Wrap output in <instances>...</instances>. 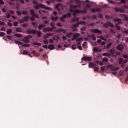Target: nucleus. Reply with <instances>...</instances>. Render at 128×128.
<instances>
[{
	"label": "nucleus",
	"instance_id": "obj_56",
	"mask_svg": "<svg viewBox=\"0 0 128 128\" xmlns=\"http://www.w3.org/2000/svg\"><path fill=\"white\" fill-rule=\"evenodd\" d=\"M56 25L58 26H63L62 24L60 22H58V24H56Z\"/></svg>",
	"mask_w": 128,
	"mask_h": 128
},
{
	"label": "nucleus",
	"instance_id": "obj_15",
	"mask_svg": "<svg viewBox=\"0 0 128 128\" xmlns=\"http://www.w3.org/2000/svg\"><path fill=\"white\" fill-rule=\"evenodd\" d=\"M82 40V38H76V42H78L77 43L78 46H80V45L82 44V42H80V40Z\"/></svg>",
	"mask_w": 128,
	"mask_h": 128
},
{
	"label": "nucleus",
	"instance_id": "obj_57",
	"mask_svg": "<svg viewBox=\"0 0 128 128\" xmlns=\"http://www.w3.org/2000/svg\"><path fill=\"white\" fill-rule=\"evenodd\" d=\"M7 38H8V40H11L12 37L10 36H7Z\"/></svg>",
	"mask_w": 128,
	"mask_h": 128
},
{
	"label": "nucleus",
	"instance_id": "obj_18",
	"mask_svg": "<svg viewBox=\"0 0 128 128\" xmlns=\"http://www.w3.org/2000/svg\"><path fill=\"white\" fill-rule=\"evenodd\" d=\"M50 18L52 20H58L59 18L58 16H56L55 18L54 16H50Z\"/></svg>",
	"mask_w": 128,
	"mask_h": 128
},
{
	"label": "nucleus",
	"instance_id": "obj_27",
	"mask_svg": "<svg viewBox=\"0 0 128 128\" xmlns=\"http://www.w3.org/2000/svg\"><path fill=\"white\" fill-rule=\"evenodd\" d=\"M78 36H80V34H73V36H74L75 40H76L77 38H78Z\"/></svg>",
	"mask_w": 128,
	"mask_h": 128
},
{
	"label": "nucleus",
	"instance_id": "obj_52",
	"mask_svg": "<svg viewBox=\"0 0 128 128\" xmlns=\"http://www.w3.org/2000/svg\"><path fill=\"white\" fill-rule=\"evenodd\" d=\"M87 10H86V8H84V10H82V12L84 13V14H86Z\"/></svg>",
	"mask_w": 128,
	"mask_h": 128
},
{
	"label": "nucleus",
	"instance_id": "obj_23",
	"mask_svg": "<svg viewBox=\"0 0 128 128\" xmlns=\"http://www.w3.org/2000/svg\"><path fill=\"white\" fill-rule=\"evenodd\" d=\"M105 18H106L107 20H110V18H114V16H108V14H106Z\"/></svg>",
	"mask_w": 128,
	"mask_h": 128
},
{
	"label": "nucleus",
	"instance_id": "obj_7",
	"mask_svg": "<svg viewBox=\"0 0 128 128\" xmlns=\"http://www.w3.org/2000/svg\"><path fill=\"white\" fill-rule=\"evenodd\" d=\"M109 52L110 54V56H117V54L114 48H111V50H110Z\"/></svg>",
	"mask_w": 128,
	"mask_h": 128
},
{
	"label": "nucleus",
	"instance_id": "obj_1",
	"mask_svg": "<svg viewBox=\"0 0 128 128\" xmlns=\"http://www.w3.org/2000/svg\"><path fill=\"white\" fill-rule=\"evenodd\" d=\"M81 8L80 4L78 6H74V4H70V12H72L74 14H80L82 12V10H74V8Z\"/></svg>",
	"mask_w": 128,
	"mask_h": 128
},
{
	"label": "nucleus",
	"instance_id": "obj_19",
	"mask_svg": "<svg viewBox=\"0 0 128 128\" xmlns=\"http://www.w3.org/2000/svg\"><path fill=\"white\" fill-rule=\"evenodd\" d=\"M88 66L89 68H94L96 66V64L94 62H90Z\"/></svg>",
	"mask_w": 128,
	"mask_h": 128
},
{
	"label": "nucleus",
	"instance_id": "obj_34",
	"mask_svg": "<svg viewBox=\"0 0 128 128\" xmlns=\"http://www.w3.org/2000/svg\"><path fill=\"white\" fill-rule=\"evenodd\" d=\"M61 6V4H56V8L57 9V10H60L59 8H60V6Z\"/></svg>",
	"mask_w": 128,
	"mask_h": 128
},
{
	"label": "nucleus",
	"instance_id": "obj_54",
	"mask_svg": "<svg viewBox=\"0 0 128 128\" xmlns=\"http://www.w3.org/2000/svg\"><path fill=\"white\" fill-rule=\"evenodd\" d=\"M4 2L2 0H0V6H2V4H4Z\"/></svg>",
	"mask_w": 128,
	"mask_h": 128
},
{
	"label": "nucleus",
	"instance_id": "obj_58",
	"mask_svg": "<svg viewBox=\"0 0 128 128\" xmlns=\"http://www.w3.org/2000/svg\"><path fill=\"white\" fill-rule=\"evenodd\" d=\"M53 35H54V34L52 32H51L50 34H48V36H52Z\"/></svg>",
	"mask_w": 128,
	"mask_h": 128
},
{
	"label": "nucleus",
	"instance_id": "obj_55",
	"mask_svg": "<svg viewBox=\"0 0 128 128\" xmlns=\"http://www.w3.org/2000/svg\"><path fill=\"white\" fill-rule=\"evenodd\" d=\"M121 36H122L121 34H117L116 38H117L120 39V38Z\"/></svg>",
	"mask_w": 128,
	"mask_h": 128
},
{
	"label": "nucleus",
	"instance_id": "obj_40",
	"mask_svg": "<svg viewBox=\"0 0 128 128\" xmlns=\"http://www.w3.org/2000/svg\"><path fill=\"white\" fill-rule=\"evenodd\" d=\"M43 32H48V28L45 27L43 30Z\"/></svg>",
	"mask_w": 128,
	"mask_h": 128
},
{
	"label": "nucleus",
	"instance_id": "obj_39",
	"mask_svg": "<svg viewBox=\"0 0 128 128\" xmlns=\"http://www.w3.org/2000/svg\"><path fill=\"white\" fill-rule=\"evenodd\" d=\"M6 34L4 32H0V36H4Z\"/></svg>",
	"mask_w": 128,
	"mask_h": 128
},
{
	"label": "nucleus",
	"instance_id": "obj_14",
	"mask_svg": "<svg viewBox=\"0 0 128 128\" xmlns=\"http://www.w3.org/2000/svg\"><path fill=\"white\" fill-rule=\"evenodd\" d=\"M30 36H27L26 38H24L23 39L22 42H30Z\"/></svg>",
	"mask_w": 128,
	"mask_h": 128
},
{
	"label": "nucleus",
	"instance_id": "obj_29",
	"mask_svg": "<svg viewBox=\"0 0 128 128\" xmlns=\"http://www.w3.org/2000/svg\"><path fill=\"white\" fill-rule=\"evenodd\" d=\"M6 32L8 34H12V29H8L7 30Z\"/></svg>",
	"mask_w": 128,
	"mask_h": 128
},
{
	"label": "nucleus",
	"instance_id": "obj_2",
	"mask_svg": "<svg viewBox=\"0 0 128 128\" xmlns=\"http://www.w3.org/2000/svg\"><path fill=\"white\" fill-rule=\"evenodd\" d=\"M41 8H45L46 10H52V8L46 6L42 4H36V6H34V8H35V10H39Z\"/></svg>",
	"mask_w": 128,
	"mask_h": 128
},
{
	"label": "nucleus",
	"instance_id": "obj_43",
	"mask_svg": "<svg viewBox=\"0 0 128 128\" xmlns=\"http://www.w3.org/2000/svg\"><path fill=\"white\" fill-rule=\"evenodd\" d=\"M72 50H76V44H72Z\"/></svg>",
	"mask_w": 128,
	"mask_h": 128
},
{
	"label": "nucleus",
	"instance_id": "obj_60",
	"mask_svg": "<svg viewBox=\"0 0 128 128\" xmlns=\"http://www.w3.org/2000/svg\"><path fill=\"white\" fill-rule=\"evenodd\" d=\"M18 22H15L14 24V26H18Z\"/></svg>",
	"mask_w": 128,
	"mask_h": 128
},
{
	"label": "nucleus",
	"instance_id": "obj_26",
	"mask_svg": "<svg viewBox=\"0 0 128 128\" xmlns=\"http://www.w3.org/2000/svg\"><path fill=\"white\" fill-rule=\"evenodd\" d=\"M23 54H26V55L30 56V54L26 50H24V52H23Z\"/></svg>",
	"mask_w": 128,
	"mask_h": 128
},
{
	"label": "nucleus",
	"instance_id": "obj_12",
	"mask_svg": "<svg viewBox=\"0 0 128 128\" xmlns=\"http://www.w3.org/2000/svg\"><path fill=\"white\" fill-rule=\"evenodd\" d=\"M82 60H91L92 58L90 56H83L82 58Z\"/></svg>",
	"mask_w": 128,
	"mask_h": 128
},
{
	"label": "nucleus",
	"instance_id": "obj_53",
	"mask_svg": "<svg viewBox=\"0 0 128 128\" xmlns=\"http://www.w3.org/2000/svg\"><path fill=\"white\" fill-rule=\"evenodd\" d=\"M44 22L46 24H50V22L48 20H44Z\"/></svg>",
	"mask_w": 128,
	"mask_h": 128
},
{
	"label": "nucleus",
	"instance_id": "obj_11",
	"mask_svg": "<svg viewBox=\"0 0 128 128\" xmlns=\"http://www.w3.org/2000/svg\"><path fill=\"white\" fill-rule=\"evenodd\" d=\"M114 10L117 12H124V10H122V8H114Z\"/></svg>",
	"mask_w": 128,
	"mask_h": 128
},
{
	"label": "nucleus",
	"instance_id": "obj_42",
	"mask_svg": "<svg viewBox=\"0 0 128 128\" xmlns=\"http://www.w3.org/2000/svg\"><path fill=\"white\" fill-rule=\"evenodd\" d=\"M92 20H97V17L96 14H94L92 17Z\"/></svg>",
	"mask_w": 128,
	"mask_h": 128
},
{
	"label": "nucleus",
	"instance_id": "obj_51",
	"mask_svg": "<svg viewBox=\"0 0 128 128\" xmlns=\"http://www.w3.org/2000/svg\"><path fill=\"white\" fill-rule=\"evenodd\" d=\"M108 2H110L112 4H116V2H113L112 0H108Z\"/></svg>",
	"mask_w": 128,
	"mask_h": 128
},
{
	"label": "nucleus",
	"instance_id": "obj_64",
	"mask_svg": "<svg viewBox=\"0 0 128 128\" xmlns=\"http://www.w3.org/2000/svg\"><path fill=\"white\" fill-rule=\"evenodd\" d=\"M99 17L100 18H103V16L102 14H99Z\"/></svg>",
	"mask_w": 128,
	"mask_h": 128
},
{
	"label": "nucleus",
	"instance_id": "obj_3",
	"mask_svg": "<svg viewBox=\"0 0 128 128\" xmlns=\"http://www.w3.org/2000/svg\"><path fill=\"white\" fill-rule=\"evenodd\" d=\"M71 16H72V14H71L70 12H68V14H64L62 16H61L60 18V22H66L65 18H68V16L69 18H70Z\"/></svg>",
	"mask_w": 128,
	"mask_h": 128
},
{
	"label": "nucleus",
	"instance_id": "obj_46",
	"mask_svg": "<svg viewBox=\"0 0 128 128\" xmlns=\"http://www.w3.org/2000/svg\"><path fill=\"white\" fill-rule=\"evenodd\" d=\"M38 30H42V24H40L39 26H38Z\"/></svg>",
	"mask_w": 128,
	"mask_h": 128
},
{
	"label": "nucleus",
	"instance_id": "obj_63",
	"mask_svg": "<svg viewBox=\"0 0 128 128\" xmlns=\"http://www.w3.org/2000/svg\"><path fill=\"white\" fill-rule=\"evenodd\" d=\"M80 20L79 18H75V22H78Z\"/></svg>",
	"mask_w": 128,
	"mask_h": 128
},
{
	"label": "nucleus",
	"instance_id": "obj_21",
	"mask_svg": "<svg viewBox=\"0 0 128 128\" xmlns=\"http://www.w3.org/2000/svg\"><path fill=\"white\" fill-rule=\"evenodd\" d=\"M48 48H49V50H54V48H55L54 46V44H50L48 46Z\"/></svg>",
	"mask_w": 128,
	"mask_h": 128
},
{
	"label": "nucleus",
	"instance_id": "obj_35",
	"mask_svg": "<svg viewBox=\"0 0 128 128\" xmlns=\"http://www.w3.org/2000/svg\"><path fill=\"white\" fill-rule=\"evenodd\" d=\"M112 42H109V44H108L106 46L107 48H110V46H112Z\"/></svg>",
	"mask_w": 128,
	"mask_h": 128
},
{
	"label": "nucleus",
	"instance_id": "obj_44",
	"mask_svg": "<svg viewBox=\"0 0 128 128\" xmlns=\"http://www.w3.org/2000/svg\"><path fill=\"white\" fill-rule=\"evenodd\" d=\"M24 22H28V17L24 18Z\"/></svg>",
	"mask_w": 128,
	"mask_h": 128
},
{
	"label": "nucleus",
	"instance_id": "obj_48",
	"mask_svg": "<svg viewBox=\"0 0 128 128\" xmlns=\"http://www.w3.org/2000/svg\"><path fill=\"white\" fill-rule=\"evenodd\" d=\"M54 22H52L50 24V26H52V28L54 27Z\"/></svg>",
	"mask_w": 128,
	"mask_h": 128
},
{
	"label": "nucleus",
	"instance_id": "obj_8",
	"mask_svg": "<svg viewBox=\"0 0 128 128\" xmlns=\"http://www.w3.org/2000/svg\"><path fill=\"white\" fill-rule=\"evenodd\" d=\"M37 34V36L39 38L42 36V32L40 30H33V34Z\"/></svg>",
	"mask_w": 128,
	"mask_h": 128
},
{
	"label": "nucleus",
	"instance_id": "obj_31",
	"mask_svg": "<svg viewBox=\"0 0 128 128\" xmlns=\"http://www.w3.org/2000/svg\"><path fill=\"white\" fill-rule=\"evenodd\" d=\"M15 36H17L18 38H22V35L20 34H15Z\"/></svg>",
	"mask_w": 128,
	"mask_h": 128
},
{
	"label": "nucleus",
	"instance_id": "obj_17",
	"mask_svg": "<svg viewBox=\"0 0 128 128\" xmlns=\"http://www.w3.org/2000/svg\"><path fill=\"white\" fill-rule=\"evenodd\" d=\"M60 39V37L58 36H53L52 38V40H58Z\"/></svg>",
	"mask_w": 128,
	"mask_h": 128
},
{
	"label": "nucleus",
	"instance_id": "obj_6",
	"mask_svg": "<svg viewBox=\"0 0 128 128\" xmlns=\"http://www.w3.org/2000/svg\"><path fill=\"white\" fill-rule=\"evenodd\" d=\"M104 28H108V26H111V28H114V24H112L110 22H108L106 24H104Z\"/></svg>",
	"mask_w": 128,
	"mask_h": 128
},
{
	"label": "nucleus",
	"instance_id": "obj_33",
	"mask_svg": "<svg viewBox=\"0 0 128 128\" xmlns=\"http://www.w3.org/2000/svg\"><path fill=\"white\" fill-rule=\"evenodd\" d=\"M119 64H122V62H123V58H120L119 60Z\"/></svg>",
	"mask_w": 128,
	"mask_h": 128
},
{
	"label": "nucleus",
	"instance_id": "obj_62",
	"mask_svg": "<svg viewBox=\"0 0 128 128\" xmlns=\"http://www.w3.org/2000/svg\"><path fill=\"white\" fill-rule=\"evenodd\" d=\"M101 70H106L105 66H101Z\"/></svg>",
	"mask_w": 128,
	"mask_h": 128
},
{
	"label": "nucleus",
	"instance_id": "obj_13",
	"mask_svg": "<svg viewBox=\"0 0 128 128\" xmlns=\"http://www.w3.org/2000/svg\"><path fill=\"white\" fill-rule=\"evenodd\" d=\"M114 22H118V26L119 24H122L121 18H114Z\"/></svg>",
	"mask_w": 128,
	"mask_h": 128
},
{
	"label": "nucleus",
	"instance_id": "obj_61",
	"mask_svg": "<svg viewBox=\"0 0 128 128\" xmlns=\"http://www.w3.org/2000/svg\"><path fill=\"white\" fill-rule=\"evenodd\" d=\"M50 44H52L54 42V40L52 38H50Z\"/></svg>",
	"mask_w": 128,
	"mask_h": 128
},
{
	"label": "nucleus",
	"instance_id": "obj_47",
	"mask_svg": "<svg viewBox=\"0 0 128 128\" xmlns=\"http://www.w3.org/2000/svg\"><path fill=\"white\" fill-rule=\"evenodd\" d=\"M122 56H123V58H126V59L128 58V54H123Z\"/></svg>",
	"mask_w": 128,
	"mask_h": 128
},
{
	"label": "nucleus",
	"instance_id": "obj_41",
	"mask_svg": "<svg viewBox=\"0 0 128 128\" xmlns=\"http://www.w3.org/2000/svg\"><path fill=\"white\" fill-rule=\"evenodd\" d=\"M128 62V60H127V59L124 60V62H123L122 64V66H123L124 64H126Z\"/></svg>",
	"mask_w": 128,
	"mask_h": 128
},
{
	"label": "nucleus",
	"instance_id": "obj_5",
	"mask_svg": "<svg viewBox=\"0 0 128 128\" xmlns=\"http://www.w3.org/2000/svg\"><path fill=\"white\" fill-rule=\"evenodd\" d=\"M86 24V22H79L76 24H73L72 26V28H76L80 26V24Z\"/></svg>",
	"mask_w": 128,
	"mask_h": 128
},
{
	"label": "nucleus",
	"instance_id": "obj_4",
	"mask_svg": "<svg viewBox=\"0 0 128 128\" xmlns=\"http://www.w3.org/2000/svg\"><path fill=\"white\" fill-rule=\"evenodd\" d=\"M15 44H20V46H24V48H28V46H30V44H22V42L19 40H16Z\"/></svg>",
	"mask_w": 128,
	"mask_h": 128
},
{
	"label": "nucleus",
	"instance_id": "obj_10",
	"mask_svg": "<svg viewBox=\"0 0 128 128\" xmlns=\"http://www.w3.org/2000/svg\"><path fill=\"white\" fill-rule=\"evenodd\" d=\"M91 32H96L99 34H102V32L100 30H98V28L91 30Z\"/></svg>",
	"mask_w": 128,
	"mask_h": 128
},
{
	"label": "nucleus",
	"instance_id": "obj_24",
	"mask_svg": "<svg viewBox=\"0 0 128 128\" xmlns=\"http://www.w3.org/2000/svg\"><path fill=\"white\" fill-rule=\"evenodd\" d=\"M91 37L92 38V40H96V38L95 34H91Z\"/></svg>",
	"mask_w": 128,
	"mask_h": 128
},
{
	"label": "nucleus",
	"instance_id": "obj_22",
	"mask_svg": "<svg viewBox=\"0 0 128 128\" xmlns=\"http://www.w3.org/2000/svg\"><path fill=\"white\" fill-rule=\"evenodd\" d=\"M91 10L92 12H99L100 8H92Z\"/></svg>",
	"mask_w": 128,
	"mask_h": 128
},
{
	"label": "nucleus",
	"instance_id": "obj_28",
	"mask_svg": "<svg viewBox=\"0 0 128 128\" xmlns=\"http://www.w3.org/2000/svg\"><path fill=\"white\" fill-rule=\"evenodd\" d=\"M108 60V58L105 57V58H104L102 59L103 62H107Z\"/></svg>",
	"mask_w": 128,
	"mask_h": 128
},
{
	"label": "nucleus",
	"instance_id": "obj_38",
	"mask_svg": "<svg viewBox=\"0 0 128 128\" xmlns=\"http://www.w3.org/2000/svg\"><path fill=\"white\" fill-rule=\"evenodd\" d=\"M100 38H101L102 40H106V38H104V36H99Z\"/></svg>",
	"mask_w": 128,
	"mask_h": 128
},
{
	"label": "nucleus",
	"instance_id": "obj_36",
	"mask_svg": "<svg viewBox=\"0 0 128 128\" xmlns=\"http://www.w3.org/2000/svg\"><path fill=\"white\" fill-rule=\"evenodd\" d=\"M94 70H95L96 72H98V70H99V68L98 66H96V64L95 67L94 68Z\"/></svg>",
	"mask_w": 128,
	"mask_h": 128
},
{
	"label": "nucleus",
	"instance_id": "obj_37",
	"mask_svg": "<svg viewBox=\"0 0 128 128\" xmlns=\"http://www.w3.org/2000/svg\"><path fill=\"white\" fill-rule=\"evenodd\" d=\"M72 34V32H69V34H67L66 36L67 38H70V36Z\"/></svg>",
	"mask_w": 128,
	"mask_h": 128
},
{
	"label": "nucleus",
	"instance_id": "obj_45",
	"mask_svg": "<svg viewBox=\"0 0 128 128\" xmlns=\"http://www.w3.org/2000/svg\"><path fill=\"white\" fill-rule=\"evenodd\" d=\"M34 44H36L37 46H42V44L40 42H34Z\"/></svg>",
	"mask_w": 128,
	"mask_h": 128
},
{
	"label": "nucleus",
	"instance_id": "obj_59",
	"mask_svg": "<svg viewBox=\"0 0 128 128\" xmlns=\"http://www.w3.org/2000/svg\"><path fill=\"white\" fill-rule=\"evenodd\" d=\"M121 4H126V2L125 0H120Z\"/></svg>",
	"mask_w": 128,
	"mask_h": 128
},
{
	"label": "nucleus",
	"instance_id": "obj_16",
	"mask_svg": "<svg viewBox=\"0 0 128 128\" xmlns=\"http://www.w3.org/2000/svg\"><path fill=\"white\" fill-rule=\"evenodd\" d=\"M56 32H62L64 33L66 32V30L64 28H58L56 30Z\"/></svg>",
	"mask_w": 128,
	"mask_h": 128
},
{
	"label": "nucleus",
	"instance_id": "obj_49",
	"mask_svg": "<svg viewBox=\"0 0 128 128\" xmlns=\"http://www.w3.org/2000/svg\"><path fill=\"white\" fill-rule=\"evenodd\" d=\"M35 20V12L33 10V22Z\"/></svg>",
	"mask_w": 128,
	"mask_h": 128
},
{
	"label": "nucleus",
	"instance_id": "obj_20",
	"mask_svg": "<svg viewBox=\"0 0 128 128\" xmlns=\"http://www.w3.org/2000/svg\"><path fill=\"white\" fill-rule=\"evenodd\" d=\"M122 17L124 20L128 22V16H126V14H122Z\"/></svg>",
	"mask_w": 128,
	"mask_h": 128
},
{
	"label": "nucleus",
	"instance_id": "obj_30",
	"mask_svg": "<svg viewBox=\"0 0 128 128\" xmlns=\"http://www.w3.org/2000/svg\"><path fill=\"white\" fill-rule=\"evenodd\" d=\"M115 26L118 30H120V26L119 24H118H118H116Z\"/></svg>",
	"mask_w": 128,
	"mask_h": 128
},
{
	"label": "nucleus",
	"instance_id": "obj_9",
	"mask_svg": "<svg viewBox=\"0 0 128 128\" xmlns=\"http://www.w3.org/2000/svg\"><path fill=\"white\" fill-rule=\"evenodd\" d=\"M124 48V46L123 44H118L116 46L117 50H119L120 52H122Z\"/></svg>",
	"mask_w": 128,
	"mask_h": 128
},
{
	"label": "nucleus",
	"instance_id": "obj_25",
	"mask_svg": "<svg viewBox=\"0 0 128 128\" xmlns=\"http://www.w3.org/2000/svg\"><path fill=\"white\" fill-rule=\"evenodd\" d=\"M103 56H110V54L108 52H104L103 54Z\"/></svg>",
	"mask_w": 128,
	"mask_h": 128
},
{
	"label": "nucleus",
	"instance_id": "obj_32",
	"mask_svg": "<svg viewBox=\"0 0 128 128\" xmlns=\"http://www.w3.org/2000/svg\"><path fill=\"white\" fill-rule=\"evenodd\" d=\"M94 52H99V50H98V48H96V47L94 48Z\"/></svg>",
	"mask_w": 128,
	"mask_h": 128
},
{
	"label": "nucleus",
	"instance_id": "obj_50",
	"mask_svg": "<svg viewBox=\"0 0 128 128\" xmlns=\"http://www.w3.org/2000/svg\"><path fill=\"white\" fill-rule=\"evenodd\" d=\"M52 28H48V32H52Z\"/></svg>",
	"mask_w": 128,
	"mask_h": 128
}]
</instances>
